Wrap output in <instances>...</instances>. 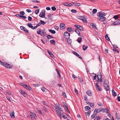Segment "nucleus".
Returning <instances> with one entry per match:
<instances>
[{"mask_svg": "<svg viewBox=\"0 0 120 120\" xmlns=\"http://www.w3.org/2000/svg\"><path fill=\"white\" fill-rule=\"evenodd\" d=\"M106 14L104 12L101 11L100 12L97 14V15L99 17V20L100 21H104L106 19V18L104 17Z\"/></svg>", "mask_w": 120, "mask_h": 120, "instance_id": "f257e3e1", "label": "nucleus"}, {"mask_svg": "<svg viewBox=\"0 0 120 120\" xmlns=\"http://www.w3.org/2000/svg\"><path fill=\"white\" fill-rule=\"evenodd\" d=\"M45 10H42L40 12L39 15V16L42 18H44L45 17Z\"/></svg>", "mask_w": 120, "mask_h": 120, "instance_id": "f03ea898", "label": "nucleus"}, {"mask_svg": "<svg viewBox=\"0 0 120 120\" xmlns=\"http://www.w3.org/2000/svg\"><path fill=\"white\" fill-rule=\"evenodd\" d=\"M77 17L78 19L82 20L84 22L87 23V20L85 17L81 16H78Z\"/></svg>", "mask_w": 120, "mask_h": 120, "instance_id": "7ed1b4c3", "label": "nucleus"}, {"mask_svg": "<svg viewBox=\"0 0 120 120\" xmlns=\"http://www.w3.org/2000/svg\"><path fill=\"white\" fill-rule=\"evenodd\" d=\"M64 37L65 39H68L69 38L70 34L67 32H65L64 33Z\"/></svg>", "mask_w": 120, "mask_h": 120, "instance_id": "20e7f679", "label": "nucleus"}, {"mask_svg": "<svg viewBox=\"0 0 120 120\" xmlns=\"http://www.w3.org/2000/svg\"><path fill=\"white\" fill-rule=\"evenodd\" d=\"M31 114L30 115V116H31V118L32 119L33 118H37V116L36 115L35 113L33 112H30Z\"/></svg>", "mask_w": 120, "mask_h": 120, "instance_id": "39448f33", "label": "nucleus"}, {"mask_svg": "<svg viewBox=\"0 0 120 120\" xmlns=\"http://www.w3.org/2000/svg\"><path fill=\"white\" fill-rule=\"evenodd\" d=\"M77 28V29H79L80 30L83 31V29L82 27L80 26L77 24H75L74 25Z\"/></svg>", "mask_w": 120, "mask_h": 120, "instance_id": "423d86ee", "label": "nucleus"}, {"mask_svg": "<svg viewBox=\"0 0 120 120\" xmlns=\"http://www.w3.org/2000/svg\"><path fill=\"white\" fill-rule=\"evenodd\" d=\"M20 28L21 30L25 31L26 33H29L28 30H27L26 28L23 26H20Z\"/></svg>", "mask_w": 120, "mask_h": 120, "instance_id": "0eeeda50", "label": "nucleus"}, {"mask_svg": "<svg viewBox=\"0 0 120 120\" xmlns=\"http://www.w3.org/2000/svg\"><path fill=\"white\" fill-rule=\"evenodd\" d=\"M20 92L21 94L24 97H26V96H27V93H25L24 91L22 90H20Z\"/></svg>", "mask_w": 120, "mask_h": 120, "instance_id": "6e6552de", "label": "nucleus"}, {"mask_svg": "<svg viewBox=\"0 0 120 120\" xmlns=\"http://www.w3.org/2000/svg\"><path fill=\"white\" fill-rule=\"evenodd\" d=\"M65 25L63 23H61L60 25V29L61 30H64L65 28Z\"/></svg>", "mask_w": 120, "mask_h": 120, "instance_id": "1a4fd4ad", "label": "nucleus"}, {"mask_svg": "<svg viewBox=\"0 0 120 120\" xmlns=\"http://www.w3.org/2000/svg\"><path fill=\"white\" fill-rule=\"evenodd\" d=\"M95 86L96 88V89L98 91H101L102 88L100 87L97 84L96 86Z\"/></svg>", "mask_w": 120, "mask_h": 120, "instance_id": "9d476101", "label": "nucleus"}, {"mask_svg": "<svg viewBox=\"0 0 120 120\" xmlns=\"http://www.w3.org/2000/svg\"><path fill=\"white\" fill-rule=\"evenodd\" d=\"M63 4L68 7H71L73 6V4H72L68 3H64Z\"/></svg>", "mask_w": 120, "mask_h": 120, "instance_id": "9b49d317", "label": "nucleus"}, {"mask_svg": "<svg viewBox=\"0 0 120 120\" xmlns=\"http://www.w3.org/2000/svg\"><path fill=\"white\" fill-rule=\"evenodd\" d=\"M73 52L74 54L77 56L80 59H82V57L76 52Z\"/></svg>", "mask_w": 120, "mask_h": 120, "instance_id": "f8f14e48", "label": "nucleus"}, {"mask_svg": "<svg viewBox=\"0 0 120 120\" xmlns=\"http://www.w3.org/2000/svg\"><path fill=\"white\" fill-rule=\"evenodd\" d=\"M86 93V94H87L89 96H91L92 95L91 92L90 90L87 91Z\"/></svg>", "mask_w": 120, "mask_h": 120, "instance_id": "ddd939ff", "label": "nucleus"}, {"mask_svg": "<svg viewBox=\"0 0 120 120\" xmlns=\"http://www.w3.org/2000/svg\"><path fill=\"white\" fill-rule=\"evenodd\" d=\"M107 86L105 85H104V86L105 90L107 91H109V85H107Z\"/></svg>", "mask_w": 120, "mask_h": 120, "instance_id": "4468645a", "label": "nucleus"}, {"mask_svg": "<svg viewBox=\"0 0 120 120\" xmlns=\"http://www.w3.org/2000/svg\"><path fill=\"white\" fill-rule=\"evenodd\" d=\"M90 26H92V27L94 29H97L96 27V25L94 24L93 23H91L90 24Z\"/></svg>", "mask_w": 120, "mask_h": 120, "instance_id": "2eb2a0df", "label": "nucleus"}, {"mask_svg": "<svg viewBox=\"0 0 120 120\" xmlns=\"http://www.w3.org/2000/svg\"><path fill=\"white\" fill-rule=\"evenodd\" d=\"M75 31L76 33H77V34H78V35L79 36H80L81 37H83L82 36H81V35L80 34V33L79 31L77 29H75Z\"/></svg>", "mask_w": 120, "mask_h": 120, "instance_id": "dca6fc26", "label": "nucleus"}, {"mask_svg": "<svg viewBox=\"0 0 120 120\" xmlns=\"http://www.w3.org/2000/svg\"><path fill=\"white\" fill-rule=\"evenodd\" d=\"M47 51L49 54L50 55L51 57L52 58H53V57H54V55H53L52 52L49 51V50H47Z\"/></svg>", "mask_w": 120, "mask_h": 120, "instance_id": "f3484780", "label": "nucleus"}, {"mask_svg": "<svg viewBox=\"0 0 120 120\" xmlns=\"http://www.w3.org/2000/svg\"><path fill=\"white\" fill-rule=\"evenodd\" d=\"M14 115V112L13 111L11 112L10 113V116L11 117L13 118H14L15 117Z\"/></svg>", "mask_w": 120, "mask_h": 120, "instance_id": "a211bd4d", "label": "nucleus"}, {"mask_svg": "<svg viewBox=\"0 0 120 120\" xmlns=\"http://www.w3.org/2000/svg\"><path fill=\"white\" fill-rule=\"evenodd\" d=\"M119 25L118 23V21L117 20L115 21V22L111 24L112 25L116 26Z\"/></svg>", "mask_w": 120, "mask_h": 120, "instance_id": "6ab92c4d", "label": "nucleus"}, {"mask_svg": "<svg viewBox=\"0 0 120 120\" xmlns=\"http://www.w3.org/2000/svg\"><path fill=\"white\" fill-rule=\"evenodd\" d=\"M109 85L108 81L106 79H105L104 82V85H105H105Z\"/></svg>", "mask_w": 120, "mask_h": 120, "instance_id": "aec40b11", "label": "nucleus"}, {"mask_svg": "<svg viewBox=\"0 0 120 120\" xmlns=\"http://www.w3.org/2000/svg\"><path fill=\"white\" fill-rule=\"evenodd\" d=\"M106 111L107 113H109V112H110L109 110L108 109H107L106 108H105V109H103L102 112H105Z\"/></svg>", "mask_w": 120, "mask_h": 120, "instance_id": "412c9836", "label": "nucleus"}, {"mask_svg": "<svg viewBox=\"0 0 120 120\" xmlns=\"http://www.w3.org/2000/svg\"><path fill=\"white\" fill-rule=\"evenodd\" d=\"M62 117L64 119H65L67 118V117L65 116V115H67V114L65 112H63L62 114Z\"/></svg>", "mask_w": 120, "mask_h": 120, "instance_id": "4be33fe9", "label": "nucleus"}, {"mask_svg": "<svg viewBox=\"0 0 120 120\" xmlns=\"http://www.w3.org/2000/svg\"><path fill=\"white\" fill-rule=\"evenodd\" d=\"M85 110H89L91 108L89 106H86L85 107Z\"/></svg>", "mask_w": 120, "mask_h": 120, "instance_id": "5701e85b", "label": "nucleus"}, {"mask_svg": "<svg viewBox=\"0 0 120 120\" xmlns=\"http://www.w3.org/2000/svg\"><path fill=\"white\" fill-rule=\"evenodd\" d=\"M101 118L100 116H98L96 117L94 119V120H100Z\"/></svg>", "mask_w": 120, "mask_h": 120, "instance_id": "b1692460", "label": "nucleus"}, {"mask_svg": "<svg viewBox=\"0 0 120 120\" xmlns=\"http://www.w3.org/2000/svg\"><path fill=\"white\" fill-rule=\"evenodd\" d=\"M55 41L54 40H52L50 41V43L52 44V45H54L55 44Z\"/></svg>", "mask_w": 120, "mask_h": 120, "instance_id": "393cba45", "label": "nucleus"}, {"mask_svg": "<svg viewBox=\"0 0 120 120\" xmlns=\"http://www.w3.org/2000/svg\"><path fill=\"white\" fill-rule=\"evenodd\" d=\"M7 67L6 68H12L13 67L12 66H11V64H8L7 63V65L6 66Z\"/></svg>", "mask_w": 120, "mask_h": 120, "instance_id": "a878e982", "label": "nucleus"}, {"mask_svg": "<svg viewBox=\"0 0 120 120\" xmlns=\"http://www.w3.org/2000/svg\"><path fill=\"white\" fill-rule=\"evenodd\" d=\"M49 31L52 34H54L56 33V31L55 30L52 29L49 30Z\"/></svg>", "mask_w": 120, "mask_h": 120, "instance_id": "bb28decb", "label": "nucleus"}, {"mask_svg": "<svg viewBox=\"0 0 120 120\" xmlns=\"http://www.w3.org/2000/svg\"><path fill=\"white\" fill-rule=\"evenodd\" d=\"M112 95L114 97H116V93L113 90H112Z\"/></svg>", "mask_w": 120, "mask_h": 120, "instance_id": "cd10ccee", "label": "nucleus"}, {"mask_svg": "<svg viewBox=\"0 0 120 120\" xmlns=\"http://www.w3.org/2000/svg\"><path fill=\"white\" fill-rule=\"evenodd\" d=\"M97 77L98 79V78H101V73H99L97 75Z\"/></svg>", "mask_w": 120, "mask_h": 120, "instance_id": "c85d7f7f", "label": "nucleus"}, {"mask_svg": "<svg viewBox=\"0 0 120 120\" xmlns=\"http://www.w3.org/2000/svg\"><path fill=\"white\" fill-rule=\"evenodd\" d=\"M27 87H26V89L30 91L32 89L30 86L27 85Z\"/></svg>", "mask_w": 120, "mask_h": 120, "instance_id": "c756f323", "label": "nucleus"}, {"mask_svg": "<svg viewBox=\"0 0 120 120\" xmlns=\"http://www.w3.org/2000/svg\"><path fill=\"white\" fill-rule=\"evenodd\" d=\"M72 3L74 4L77 6H79L80 5V3H77L74 2H72Z\"/></svg>", "mask_w": 120, "mask_h": 120, "instance_id": "7c9ffc66", "label": "nucleus"}, {"mask_svg": "<svg viewBox=\"0 0 120 120\" xmlns=\"http://www.w3.org/2000/svg\"><path fill=\"white\" fill-rule=\"evenodd\" d=\"M39 9H36L35 11V13L36 14H38L39 12Z\"/></svg>", "mask_w": 120, "mask_h": 120, "instance_id": "2f4dec72", "label": "nucleus"}, {"mask_svg": "<svg viewBox=\"0 0 120 120\" xmlns=\"http://www.w3.org/2000/svg\"><path fill=\"white\" fill-rule=\"evenodd\" d=\"M82 40V38L81 37L78 38L77 41L79 43H80L81 41V40Z\"/></svg>", "mask_w": 120, "mask_h": 120, "instance_id": "473e14b6", "label": "nucleus"}, {"mask_svg": "<svg viewBox=\"0 0 120 120\" xmlns=\"http://www.w3.org/2000/svg\"><path fill=\"white\" fill-rule=\"evenodd\" d=\"M37 111L38 113L39 114H42V113L41 112L40 109H37Z\"/></svg>", "mask_w": 120, "mask_h": 120, "instance_id": "72a5a7b5", "label": "nucleus"}, {"mask_svg": "<svg viewBox=\"0 0 120 120\" xmlns=\"http://www.w3.org/2000/svg\"><path fill=\"white\" fill-rule=\"evenodd\" d=\"M72 27H69L68 28L67 30L68 32H71L72 31Z\"/></svg>", "mask_w": 120, "mask_h": 120, "instance_id": "f704fd0d", "label": "nucleus"}, {"mask_svg": "<svg viewBox=\"0 0 120 120\" xmlns=\"http://www.w3.org/2000/svg\"><path fill=\"white\" fill-rule=\"evenodd\" d=\"M105 38L108 41H109L110 39H109V38L107 34H106L105 35Z\"/></svg>", "mask_w": 120, "mask_h": 120, "instance_id": "c9c22d12", "label": "nucleus"}, {"mask_svg": "<svg viewBox=\"0 0 120 120\" xmlns=\"http://www.w3.org/2000/svg\"><path fill=\"white\" fill-rule=\"evenodd\" d=\"M91 112V111L90 110H89V111H88L86 112H85V114H86L87 115H89Z\"/></svg>", "mask_w": 120, "mask_h": 120, "instance_id": "e433bc0d", "label": "nucleus"}, {"mask_svg": "<svg viewBox=\"0 0 120 120\" xmlns=\"http://www.w3.org/2000/svg\"><path fill=\"white\" fill-rule=\"evenodd\" d=\"M47 38H48V39H49L51 38H53L52 36L50 35H48L47 37Z\"/></svg>", "mask_w": 120, "mask_h": 120, "instance_id": "4c0bfd02", "label": "nucleus"}, {"mask_svg": "<svg viewBox=\"0 0 120 120\" xmlns=\"http://www.w3.org/2000/svg\"><path fill=\"white\" fill-rule=\"evenodd\" d=\"M20 17L22 19H26V17L24 15H20Z\"/></svg>", "mask_w": 120, "mask_h": 120, "instance_id": "58836bf2", "label": "nucleus"}, {"mask_svg": "<svg viewBox=\"0 0 120 120\" xmlns=\"http://www.w3.org/2000/svg\"><path fill=\"white\" fill-rule=\"evenodd\" d=\"M113 51L115 52V53H119V52L116 49H115L114 48H113Z\"/></svg>", "mask_w": 120, "mask_h": 120, "instance_id": "ea45409f", "label": "nucleus"}, {"mask_svg": "<svg viewBox=\"0 0 120 120\" xmlns=\"http://www.w3.org/2000/svg\"><path fill=\"white\" fill-rule=\"evenodd\" d=\"M103 109L102 108H99L98 109V112L99 113L100 112H101V111H103Z\"/></svg>", "mask_w": 120, "mask_h": 120, "instance_id": "a19ab883", "label": "nucleus"}, {"mask_svg": "<svg viewBox=\"0 0 120 120\" xmlns=\"http://www.w3.org/2000/svg\"><path fill=\"white\" fill-rule=\"evenodd\" d=\"M40 22H41V24H42L43 25H44L46 24V22H45L43 21L42 20H41L40 21Z\"/></svg>", "mask_w": 120, "mask_h": 120, "instance_id": "79ce46f5", "label": "nucleus"}, {"mask_svg": "<svg viewBox=\"0 0 120 120\" xmlns=\"http://www.w3.org/2000/svg\"><path fill=\"white\" fill-rule=\"evenodd\" d=\"M85 46V45H83L82 46V47H83L82 49H83V50L84 51H85V50H86L87 49V48H88V46H86L85 47V48H84V46Z\"/></svg>", "mask_w": 120, "mask_h": 120, "instance_id": "37998d69", "label": "nucleus"}, {"mask_svg": "<svg viewBox=\"0 0 120 120\" xmlns=\"http://www.w3.org/2000/svg\"><path fill=\"white\" fill-rule=\"evenodd\" d=\"M78 79H79V81L82 82L83 81V80L82 78L81 77H78Z\"/></svg>", "mask_w": 120, "mask_h": 120, "instance_id": "c03bdc74", "label": "nucleus"}, {"mask_svg": "<svg viewBox=\"0 0 120 120\" xmlns=\"http://www.w3.org/2000/svg\"><path fill=\"white\" fill-rule=\"evenodd\" d=\"M2 63H2V65L6 67L8 63L6 62L4 63V62H3Z\"/></svg>", "mask_w": 120, "mask_h": 120, "instance_id": "a18cd8bd", "label": "nucleus"}, {"mask_svg": "<svg viewBox=\"0 0 120 120\" xmlns=\"http://www.w3.org/2000/svg\"><path fill=\"white\" fill-rule=\"evenodd\" d=\"M43 110L45 112H47L48 111V110L46 109V108L45 106L43 107Z\"/></svg>", "mask_w": 120, "mask_h": 120, "instance_id": "49530a36", "label": "nucleus"}, {"mask_svg": "<svg viewBox=\"0 0 120 120\" xmlns=\"http://www.w3.org/2000/svg\"><path fill=\"white\" fill-rule=\"evenodd\" d=\"M63 105L64 107L65 106V107H66V108L68 107L66 103L65 102H63Z\"/></svg>", "mask_w": 120, "mask_h": 120, "instance_id": "de8ad7c7", "label": "nucleus"}, {"mask_svg": "<svg viewBox=\"0 0 120 120\" xmlns=\"http://www.w3.org/2000/svg\"><path fill=\"white\" fill-rule=\"evenodd\" d=\"M94 104L93 103H90L89 105L90 107H94Z\"/></svg>", "mask_w": 120, "mask_h": 120, "instance_id": "09e8293b", "label": "nucleus"}, {"mask_svg": "<svg viewBox=\"0 0 120 120\" xmlns=\"http://www.w3.org/2000/svg\"><path fill=\"white\" fill-rule=\"evenodd\" d=\"M44 31L43 30H41V35L42 36H44V35L45 33Z\"/></svg>", "mask_w": 120, "mask_h": 120, "instance_id": "8fccbe9b", "label": "nucleus"}, {"mask_svg": "<svg viewBox=\"0 0 120 120\" xmlns=\"http://www.w3.org/2000/svg\"><path fill=\"white\" fill-rule=\"evenodd\" d=\"M97 11V10L96 9H94L93 10L92 12L93 14H94Z\"/></svg>", "mask_w": 120, "mask_h": 120, "instance_id": "3c124183", "label": "nucleus"}, {"mask_svg": "<svg viewBox=\"0 0 120 120\" xmlns=\"http://www.w3.org/2000/svg\"><path fill=\"white\" fill-rule=\"evenodd\" d=\"M32 2H33L37 3H39L40 2L39 1H38L37 0H32Z\"/></svg>", "mask_w": 120, "mask_h": 120, "instance_id": "603ef678", "label": "nucleus"}, {"mask_svg": "<svg viewBox=\"0 0 120 120\" xmlns=\"http://www.w3.org/2000/svg\"><path fill=\"white\" fill-rule=\"evenodd\" d=\"M51 8L52 9L53 11H55L56 9V8L55 6L52 7Z\"/></svg>", "mask_w": 120, "mask_h": 120, "instance_id": "864d4df0", "label": "nucleus"}, {"mask_svg": "<svg viewBox=\"0 0 120 120\" xmlns=\"http://www.w3.org/2000/svg\"><path fill=\"white\" fill-rule=\"evenodd\" d=\"M41 29H40L39 30L37 31V32L38 34H39L41 35Z\"/></svg>", "mask_w": 120, "mask_h": 120, "instance_id": "5fc2aeb1", "label": "nucleus"}, {"mask_svg": "<svg viewBox=\"0 0 120 120\" xmlns=\"http://www.w3.org/2000/svg\"><path fill=\"white\" fill-rule=\"evenodd\" d=\"M113 18L115 19H117L118 18V16L117 15H115L114 16Z\"/></svg>", "mask_w": 120, "mask_h": 120, "instance_id": "6e6d98bb", "label": "nucleus"}, {"mask_svg": "<svg viewBox=\"0 0 120 120\" xmlns=\"http://www.w3.org/2000/svg\"><path fill=\"white\" fill-rule=\"evenodd\" d=\"M71 11L73 13H76L77 12V11L75 10L72 9L71 10Z\"/></svg>", "mask_w": 120, "mask_h": 120, "instance_id": "4d7b16f0", "label": "nucleus"}, {"mask_svg": "<svg viewBox=\"0 0 120 120\" xmlns=\"http://www.w3.org/2000/svg\"><path fill=\"white\" fill-rule=\"evenodd\" d=\"M62 94L64 96V97L67 98V96L66 95V93L65 92H63L62 93Z\"/></svg>", "mask_w": 120, "mask_h": 120, "instance_id": "13d9d810", "label": "nucleus"}, {"mask_svg": "<svg viewBox=\"0 0 120 120\" xmlns=\"http://www.w3.org/2000/svg\"><path fill=\"white\" fill-rule=\"evenodd\" d=\"M20 14L22 15H23L25 14L24 12L23 11H20Z\"/></svg>", "mask_w": 120, "mask_h": 120, "instance_id": "bf43d9fd", "label": "nucleus"}, {"mask_svg": "<svg viewBox=\"0 0 120 120\" xmlns=\"http://www.w3.org/2000/svg\"><path fill=\"white\" fill-rule=\"evenodd\" d=\"M94 114L93 113L92 115L91 116V119H93L95 117V116L94 115Z\"/></svg>", "mask_w": 120, "mask_h": 120, "instance_id": "052dcab7", "label": "nucleus"}, {"mask_svg": "<svg viewBox=\"0 0 120 120\" xmlns=\"http://www.w3.org/2000/svg\"><path fill=\"white\" fill-rule=\"evenodd\" d=\"M57 114L58 115V116H60V118L61 119V113H60V112H57Z\"/></svg>", "mask_w": 120, "mask_h": 120, "instance_id": "680f3d73", "label": "nucleus"}, {"mask_svg": "<svg viewBox=\"0 0 120 120\" xmlns=\"http://www.w3.org/2000/svg\"><path fill=\"white\" fill-rule=\"evenodd\" d=\"M97 104L98 105L100 106H102L103 105V104L102 103H101L100 102L98 103Z\"/></svg>", "mask_w": 120, "mask_h": 120, "instance_id": "e2e57ef3", "label": "nucleus"}, {"mask_svg": "<svg viewBox=\"0 0 120 120\" xmlns=\"http://www.w3.org/2000/svg\"><path fill=\"white\" fill-rule=\"evenodd\" d=\"M94 75H95V76H94V78L93 79V80H95V79H96V75L95 74H93Z\"/></svg>", "mask_w": 120, "mask_h": 120, "instance_id": "0e129e2a", "label": "nucleus"}, {"mask_svg": "<svg viewBox=\"0 0 120 120\" xmlns=\"http://www.w3.org/2000/svg\"><path fill=\"white\" fill-rule=\"evenodd\" d=\"M32 18L30 16H29L28 17V20L29 21H31L32 20Z\"/></svg>", "mask_w": 120, "mask_h": 120, "instance_id": "69168bd1", "label": "nucleus"}, {"mask_svg": "<svg viewBox=\"0 0 120 120\" xmlns=\"http://www.w3.org/2000/svg\"><path fill=\"white\" fill-rule=\"evenodd\" d=\"M56 71L57 74L58 75L60 74V72H59V71L57 69H56Z\"/></svg>", "mask_w": 120, "mask_h": 120, "instance_id": "338daca9", "label": "nucleus"}, {"mask_svg": "<svg viewBox=\"0 0 120 120\" xmlns=\"http://www.w3.org/2000/svg\"><path fill=\"white\" fill-rule=\"evenodd\" d=\"M32 25V24L30 23H28V24L27 25V26H28L30 27V26Z\"/></svg>", "mask_w": 120, "mask_h": 120, "instance_id": "774afa93", "label": "nucleus"}]
</instances>
